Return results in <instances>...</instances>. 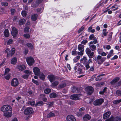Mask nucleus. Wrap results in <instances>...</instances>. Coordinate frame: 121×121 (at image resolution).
Instances as JSON below:
<instances>
[{
  "instance_id": "f257e3e1",
  "label": "nucleus",
  "mask_w": 121,
  "mask_h": 121,
  "mask_svg": "<svg viewBox=\"0 0 121 121\" xmlns=\"http://www.w3.org/2000/svg\"><path fill=\"white\" fill-rule=\"evenodd\" d=\"M1 110L4 112V115L6 117H9L12 116V108L9 105H4L1 108Z\"/></svg>"
},
{
  "instance_id": "f03ea898",
  "label": "nucleus",
  "mask_w": 121,
  "mask_h": 121,
  "mask_svg": "<svg viewBox=\"0 0 121 121\" xmlns=\"http://www.w3.org/2000/svg\"><path fill=\"white\" fill-rule=\"evenodd\" d=\"M106 59V58H102L101 56L98 55L97 57L96 56L95 57L94 60L95 61H96L98 62V64L100 65L102 64L105 61Z\"/></svg>"
},
{
  "instance_id": "7ed1b4c3",
  "label": "nucleus",
  "mask_w": 121,
  "mask_h": 121,
  "mask_svg": "<svg viewBox=\"0 0 121 121\" xmlns=\"http://www.w3.org/2000/svg\"><path fill=\"white\" fill-rule=\"evenodd\" d=\"M26 60L28 65L30 66L32 65L35 63L34 59L31 57L27 58Z\"/></svg>"
},
{
  "instance_id": "20e7f679",
  "label": "nucleus",
  "mask_w": 121,
  "mask_h": 121,
  "mask_svg": "<svg viewBox=\"0 0 121 121\" xmlns=\"http://www.w3.org/2000/svg\"><path fill=\"white\" fill-rule=\"evenodd\" d=\"M104 100L103 99H97L93 103L94 104L95 106L100 105L104 102Z\"/></svg>"
},
{
  "instance_id": "39448f33",
  "label": "nucleus",
  "mask_w": 121,
  "mask_h": 121,
  "mask_svg": "<svg viewBox=\"0 0 121 121\" xmlns=\"http://www.w3.org/2000/svg\"><path fill=\"white\" fill-rule=\"evenodd\" d=\"M33 112V109L30 107H28L25 109L24 111V114L26 115H29Z\"/></svg>"
},
{
  "instance_id": "423d86ee",
  "label": "nucleus",
  "mask_w": 121,
  "mask_h": 121,
  "mask_svg": "<svg viewBox=\"0 0 121 121\" xmlns=\"http://www.w3.org/2000/svg\"><path fill=\"white\" fill-rule=\"evenodd\" d=\"M86 89L87 94L89 95H91L93 92V88L91 86H88L86 88Z\"/></svg>"
},
{
  "instance_id": "0eeeda50",
  "label": "nucleus",
  "mask_w": 121,
  "mask_h": 121,
  "mask_svg": "<svg viewBox=\"0 0 121 121\" xmlns=\"http://www.w3.org/2000/svg\"><path fill=\"white\" fill-rule=\"evenodd\" d=\"M48 78L51 83L53 81L56 80V79H58L57 77L52 75H48Z\"/></svg>"
},
{
  "instance_id": "6e6552de",
  "label": "nucleus",
  "mask_w": 121,
  "mask_h": 121,
  "mask_svg": "<svg viewBox=\"0 0 121 121\" xmlns=\"http://www.w3.org/2000/svg\"><path fill=\"white\" fill-rule=\"evenodd\" d=\"M18 85V79L16 78L13 79L11 82V85L14 86H17Z\"/></svg>"
},
{
  "instance_id": "1a4fd4ad",
  "label": "nucleus",
  "mask_w": 121,
  "mask_h": 121,
  "mask_svg": "<svg viewBox=\"0 0 121 121\" xmlns=\"http://www.w3.org/2000/svg\"><path fill=\"white\" fill-rule=\"evenodd\" d=\"M86 52L87 54L90 57H92L94 55V52H91L90 49L89 48H86Z\"/></svg>"
},
{
  "instance_id": "9d476101",
  "label": "nucleus",
  "mask_w": 121,
  "mask_h": 121,
  "mask_svg": "<svg viewBox=\"0 0 121 121\" xmlns=\"http://www.w3.org/2000/svg\"><path fill=\"white\" fill-rule=\"evenodd\" d=\"M11 33L13 37L15 38L18 32L17 29L15 27H13L12 28Z\"/></svg>"
},
{
  "instance_id": "9b49d317",
  "label": "nucleus",
  "mask_w": 121,
  "mask_h": 121,
  "mask_svg": "<svg viewBox=\"0 0 121 121\" xmlns=\"http://www.w3.org/2000/svg\"><path fill=\"white\" fill-rule=\"evenodd\" d=\"M67 121H76V119L75 117L72 115L68 116L67 117Z\"/></svg>"
},
{
  "instance_id": "f8f14e48",
  "label": "nucleus",
  "mask_w": 121,
  "mask_h": 121,
  "mask_svg": "<svg viewBox=\"0 0 121 121\" xmlns=\"http://www.w3.org/2000/svg\"><path fill=\"white\" fill-rule=\"evenodd\" d=\"M33 70L34 73L36 75H39L40 73V69L37 67H34L33 68Z\"/></svg>"
},
{
  "instance_id": "ddd939ff",
  "label": "nucleus",
  "mask_w": 121,
  "mask_h": 121,
  "mask_svg": "<svg viewBox=\"0 0 121 121\" xmlns=\"http://www.w3.org/2000/svg\"><path fill=\"white\" fill-rule=\"evenodd\" d=\"M111 114L110 111H109L105 113L103 115V117L104 119H106L108 118Z\"/></svg>"
},
{
  "instance_id": "4468645a",
  "label": "nucleus",
  "mask_w": 121,
  "mask_h": 121,
  "mask_svg": "<svg viewBox=\"0 0 121 121\" xmlns=\"http://www.w3.org/2000/svg\"><path fill=\"white\" fill-rule=\"evenodd\" d=\"M59 82L57 81H54L52 82L51 86L53 88L57 86L59 84Z\"/></svg>"
},
{
  "instance_id": "2eb2a0df",
  "label": "nucleus",
  "mask_w": 121,
  "mask_h": 121,
  "mask_svg": "<svg viewBox=\"0 0 121 121\" xmlns=\"http://www.w3.org/2000/svg\"><path fill=\"white\" fill-rule=\"evenodd\" d=\"M91 118V117L88 114L85 115L83 117L84 120L86 121L90 120Z\"/></svg>"
},
{
  "instance_id": "dca6fc26",
  "label": "nucleus",
  "mask_w": 121,
  "mask_h": 121,
  "mask_svg": "<svg viewBox=\"0 0 121 121\" xmlns=\"http://www.w3.org/2000/svg\"><path fill=\"white\" fill-rule=\"evenodd\" d=\"M84 45L81 44H79L78 46V48L80 52H82L84 51Z\"/></svg>"
},
{
  "instance_id": "f3484780",
  "label": "nucleus",
  "mask_w": 121,
  "mask_h": 121,
  "mask_svg": "<svg viewBox=\"0 0 121 121\" xmlns=\"http://www.w3.org/2000/svg\"><path fill=\"white\" fill-rule=\"evenodd\" d=\"M119 78L117 77L115 78L111 82V84H114L119 80Z\"/></svg>"
},
{
  "instance_id": "a211bd4d",
  "label": "nucleus",
  "mask_w": 121,
  "mask_h": 121,
  "mask_svg": "<svg viewBox=\"0 0 121 121\" xmlns=\"http://www.w3.org/2000/svg\"><path fill=\"white\" fill-rule=\"evenodd\" d=\"M17 68L20 70H23L25 69L26 67L24 65H19L18 66Z\"/></svg>"
},
{
  "instance_id": "6ab92c4d",
  "label": "nucleus",
  "mask_w": 121,
  "mask_h": 121,
  "mask_svg": "<svg viewBox=\"0 0 121 121\" xmlns=\"http://www.w3.org/2000/svg\"><path fill=\"white\" fill-rule=\"evenodd\" d=\"M17 61V59L16 57L13 58L11 60V62L12 64L15 65Z\"/></svg>"
},
{
  "instance_id": "aec40b11",
  "label": "nucleus",
  "mask_w": 121,
  "mask_h": 121,
  "mask_svg": "<svg viewBox=\"0 0 121 121\" xmlns=\"http://www.w3.org/2000/svg\"><path fill=\"white\" fill-rule=\"evenodd\" d=\"M37 17L38 15L37 14H34L32 15L31 18L32 21H34L37 19Z\"/></svg>"
},
{
  "instance_id": "412c9836",
  "label": "nucleus",
  "mask_w": 121,
  "mask_h": 121,
  "mask_svg": "<svg viewBox=\"0 0 121 121\" xmlns=\"http://www.w3.org/2000/svg\"><path fill=\"white\" fill-rule=\"evenodd\" d=\"M5 52L6 53H7V57H9L11 54V50L9 49V48H7L5 50Z\"/></svg>"
},
{
  "instance_id": "4be33fe9",
  "label": "nucleus",
  "mask_w": 121,
  "mask_h": 121,
  "mask_svg": "<svg viewBox=\"0 0 121 121\" xmlns=\"http://www.w3.org/2000/svg\"><path fill=\"white\" fill-rule=\"evenodd\" d=\"M26 20L24 19H22L19 20V25H22L24 24L26 22Z\"/></svg>"
},
{
  "instance_id": "5701e85b",
  "label": "nucleus",
  "mask_w": 121,
  "mask_h": 121,
  "mask_svg": "<svg viewBox=\"0 0 121 121\" xmlns=\"http://www.w3.org/2000/svg\"><path fill=\"white\" fill-rule=\"evenodd\" d=\"M26 45L28 47L31 49H33L34 48V46L30 43H28L26 44Z\"/></svg>"
},
{
  "instance_id": "b1692460",
  "label": "nucleus",
  "mask_w": 121,
  "mask_h": 121,
  "mask_svg": "<svg viewBox=\"0 0 121 121\" xmlns=\"http://www.w3.org/2000/svg\"><path fill=\"white\" fill-rule=\"evenodd\" d=\"M57 95L55 93H52L50 95V97L51 98H54L57 97Z\"/></svg>"
},
{
  "instance_id": "393cba45",
  "label": "nucleus",
  "mask_w": 121,
  "mask_h": 121,
  "mask_svg": "<svg viewBox=\"0 0 121 121\" xmlns=\"http://www.w3.org/2000/svg\"><path fill=\"white\" fill-rule=\"evenodd\" d=\"M4 36L6 37H9V33L8 29H6L4 32Z\"/></svg>"
},
{
  "instance_id": "a878e982",
  "label": "nucleus",
  "mask_w": 121,
  "mask_h": 121,
  "mask_svg": "<svg viewBox=\"0 0 121 121\" xmlns=\"http://www.w3.org/2000/svg\"><path fill=\"white\" fill-rule=\"evenodd\" d=\"M89 48L92 51H94L96 49V46L95 45L93 44L90 46Z\"/></svg>"
},
{
  "instance_id": "bb28decb",
  "label": "nucleus",
  "mask_w": 121,
  "mask_h": 121,
  "mask_svg": "<svg viewBox=\"0 0 121 121\" xmlns=\"http://www.w3.org/2000/svg\"><path fill=\"white\" fill-rule=\"evenodd\" d=\"M66 85V84L65 83H62L59 85L58 87V89L62 88L65 87Z\"/></svg>"
},
{
  "instance_id": "cd10ccee",
  "label": "nucleus",
  "mask_w": 121,
  "mask_h": 121,
  "mask_svg": "<svg viewBox=\"0 0 121 121\" xmlns=\"http://www.w3.org/2000/svg\"><path fill=\"white\" fill-rule=\"evenodd\" d=\"M39 78L42 80H43L45 78V76L44 74L42 73H41L39 75Z\"/></svg>"
},
{
  "instance_id": "c85d7f7f",
  "label": "nucleus",
  "mask_w": 121,
  "mask_h": 121,
  "mask_svg": "<svg viewBox=\"0 0 121 121\" xmlns=\"http://www.w3.org/2000/svg\"><path fill=\"white\" fill-rule=\"evenodd\" d=\"M55 116V115L54 113L51 112L47 115V118H50Z\"/></svg>"
},
{
  "instance_id": "c756f323",
  "label": "nucleus",
  "mask_w": 121,
  "mask_h": 121,
  "mask_svg": "<svg viewBox=\"0 0 121 121\" xmlns=\"http://www.w3.org/2000/svg\"><path fill=\"white\" fill-rule=\"evenodd\" d=\"M43 103L42 101H39L37 102L36 104V106H42L43 105Z\"/></svg>"
},
{
  "instance_id": "7c9ffc66",
  "label": "nucleus",
  "mask_w": 121,
  "mask_h": 121,
  "mask_svg": "<svg viewBox=\"0 0 121 121\" xmlns=\"http://www.w3.org/2000/svg\"><path fill=\"white\" fill-rule=\"evenodd\" d=\"M51 89L49 88H47L44 90V92L45 94H48L50 93L51 92Z\"/></svg>"
},
{
  "instance_id": "2f4dec72",
  "label": "nucleus",
  "mask_w": 121,
  "mask_h": 121,
  "mask_svg": "<svg viewBox=\"0 0 121 121\" xmlns=\"http://www.w3.org/2000/svg\"><path fill=\"white\" fill-rule=\"evenodd\" d=\"M105 75V74H100L97 77L98 78L96 79L95 80L96 81H100L102 79V78L99 77Z\"/></svg>"
},
{
  "instance_id": "473e14b6",
  "label": "nucleus",
  "mask_w": 121,
  "mask_h": 121,
  "mask_svg": "<svg viewBox=\"0 0 121 121\" xmlns=\"http://www.w3.org/2000/svg\"><path fill=\"white\" fill-rule=\"evenodd\" d=\"M121 102V99H120L116 100H114L113 102V103L115 104H117Z\"/></svg>"
},
{
  "instance_id": "72a5a7b5",
  "label": "nucleus",
  "mask_w": 121,
  "mask_h": 121,
  "mask_svg": "<svg viewBox=\"0 0 121 121\" xmlns=\"http://www.w3.org/2000/svg\"><path fill=\"white\" fill-rule=\"evenodd\" d=\"M27 12L25 11H22L21 13V14L22 16L24 17H25L27 15Z\"/></svg>"
},
{
  "instance_id": "f704fd0d",
  "label": "nucleus",
  "mask_w": 121,
  "mask_h": 121,
  "mask_svg": "<svg viewBox=\"0 0 121 121\" xmlns=\"http://www.w3.org/2000/svg\"><path fill=\"white\" fill-rule=\"evenodd\" d=\"M105 121H114V118L112 116L110 118L106 119Z\"/></svg>"
},
{
  "instance_id": "c9c22d12",
  "label": "nucleus",
  "mask_w": 121,
  "mask_h": 121,
  "mask_svg": "<svg viewBox=\"0 0 121 121\" xmlns=\"http://www.w3.org/2000/svg\"><path fill=\"white\" fill-rule=\"evenodd\" d=\"M112 34V32H111L110 33L109 35V37L107 39L108 41H110L111 39Z\"/></svg>"
},
{
  "instance_id": "e433bc0d",
  "label": "nucleus",
  "mask_w": 121,
  "mask_h": 121,
  "mask_svg": "<svg viewBox=\"0 0 121 121\" xmlns=\"http://www.w3.org/2000/svg\"><path fill=\"white\" fill-rule=\"evenodd\" d=\"M23 36L26 39H29L30 38V35L28 34H26L23 35Z\"/></svg>"
},
{
  "instance_id": "4c0bfd02",
  "label": "nucleus",
  "mask_w": 121,
  "mask_h": 121,
  "mask_svg": "<svg viewBox=\"0 0 121 121\" xmlns=\"http://www.w3.org/2000/svg\"><path fill=\"white\" fill-rule=\"evenodd\" d=\"M114 121H121V119L119 117H116L114 118Z\"/></svg>"
},
{
  "instance_id": "58836bf2",
  "label": "nucleus",
  "mask_w": 121,
  "mask_h": 121,
  "mask_svg": "<svg viewBox=\"0 0 121 121\" xmlns=\"http://www.w3.org/2000/svg\"><path fill=\"white\" fill-rule=\"evenodd\" d=\"M116 94L118 96H120L121 95V91L119 90H117L116 91Z\"/></svg>"
},
{
  "instance_id": "ea45409f",
  "label": "nucleus",
  "mask_w": 121,
  "mask_h": 121,
  "mask_svg": "<svg viewBox=\"0 0 121 121\" xmlns=\"http://www.w3.org/2000/svg\"><path fill=\"white\" fill-rule=\"evenodd\" d=\"M70 98L72 100L76 99V94L72 95L70 96Z\"/></svg>"
},
{
  "instance_id": "a19ab883",
  "label": "nucleus",
  "mask_w": 121,
  "mask_h": 121,
  "mask_svg": "<svg viewBox=\"0 0 121 121\" xmlns=\"http://www.w3.org/2000/svg\"><path fill=\"white\" fill-rule=\"evenodd\" d=\"M28 104H30L32 106L34 105L35 104V101H29Z\"/></svg>"
},
{
  "instance_id": "79ce46f5",
  "label": "nucleus",
  "mask_w": 121,
  "mask_h": 121,
  "mask_svg": "<svg viewBox=\"0 0 121 121\" xmlns=\"http://www.w3.org/2000/svg\"><path fill=\"white\" fill-rule=\"evenodd\" d=\"M85 28V27L84 26H82L81 28H80L79 30L78 31V33H80L82 31H83V30Z\"/></svg>"
},
{
  "instance_id": "37998d69",
  "label": "nucleus",
  "mask_w": 121,
  "mask_h": 121,
  "mask_svg": "<svg viewBox=\"0 0 121 121\" xmlns=\"http://www.w3.org/2000/svg\"><path fill=\"white\" fill-rule=\"evenodd\" d=\"M85 110V108L84 107H82L80 109L79 111L81 113L82 112L84 114L83 111Z\"/></svg>"
},
{
  "instance_id": "c03bdc74",
  "label": "nucleus",
  "mask_w": 121,
  "mask_h": 121,
  "mask_svg": "<svg viewBox=\"0 0 121 121\" xmlns=\"http://www.w3.org/2000/svg\"><path fill=\"white\" fill-rule=\"evenodd\" d=\"M24 73L27 74V75H29L31 73V72L30 71L28 70H26L24 71Z\"/></svg>"
},
{
  "instance_id": "a18cd8bd",
  "label": "nucleus",
  "mask_w": 121,
  "mask_h": 121,
  "mask_svg": "<svg viewBox=\"0 0 121 121\" xmlns=\"http://www.w3.org/2000/svg\"><path fill=\"white\" fill-rule=\"evenodd\" d=\"M13 42V40L12 39H10L7 42V44L8 45H9L11 44Z\"/></svg>"
},
{
  "instance_id": "49530a36",
  "label": "nucleus",
  "mask_w": 121,
  "mask_h": 121,
  "mask_svg": "<svg viewBox=\"0 0 121 121\" xmlns=\"http://www.w3.org/2000/svg\"><path fill=\"white\" fill-rule=\"evenodd\" d=\"M1 5L3 6H6L8 5V3L7 2H2L1 3Z\"/></svg>"
},
{
  "instance_id": "de8ad7c7",
  "label": "nucleus",
  "mask_w": 121,
  "mask_h": 121,
  "mask_svg": "<svg viewBox=\"0 0 121 121\" xmlns=\"http://www.w3.org/2000/svg\"><path fill=\"white\" fill-rule=\"evenodd\" d=\"M15 48H12V53L11 55V56H12L15 53Z\"/></svg>"
},
{
  "instance_id": "09e8293b",
  "label": "nucleus",
  "mask_w": 121,
  "mask_h": 121,
  "mask_svg": "<svg viewBox=\"0 0 121 121\" xmlns=\"http://www.w3.org/2000/svg\"><path fill=\"white\" fill-rule=\"evenodd\" d=\"M10 78V76L9 74H7L6 76H5L4 78H5L7 80H9ZM3 79L4 78L3 77Z\"/></svg>"
},
{
  "instance_id": "8fccbe9b",
  "label": "nucleus",
  "mask_w": 121,
  "mask_h": 121,
  "mask_svg": "<svg viewBox=\"0 0 121 121\" xmlns=\"http://www.w3.org/2000/svg\"><path fill=\"white\" fill-rule=\"evenodd\" d=\"M106 29H104L103 30V33L104 36H106L107 35L108 32L106 31Z\"/></svg>"
},
{
  "instance_id": "3c124183",
  "label": "nucleus",
  "mask_w": 121,
  "mask_h": 121,
  "mask_svg": "<svg viewBox=\"0 0 121 121\" xmlns=\"http://www.w3.org/2000/svg\"><path fill=\"white\" fill-rule=\"evenodd\" d=\"M94 35L93 34H92L90 35L89 37V39H90L92 40L94 38Z\"/></svg>"
},
{
  "instance_id": "603ef678",
  "label": "nucleus",
  "mask_w": 121,
  "mask_h": 121,
  "mask_svg": "<svg viewBox=\"0 0 121 121\" xmlns=\"http://www.w3.org/2000/svg\"><path fill=\"white\" fill-rule=\"evenodd\" d=\"M10 11L12 14L13 15L15 12L16 10L15 9H11Z\"/></svg>"
},
{
  "instance_id": "864d4df0",
  "label": "nucleus",
  "mask_w": 121,
  "mask_h": 121,
  "mask_svg": "<svg viewBox=\"0 0 121 121\" xmlns=\"http://www.w3.org/2000/svg\"><path fill=\"white\" fill-rule=\"evenodd\" d=\"M71 91L73 93H75L76 91V87L75 86H73L71 88Z\"/></svg>"
},
{
  "instance_id": "5fc2aeb1",
  "label": "nucleus",
  "mask_w": 121,
  "mask_h": 121,
  "mask_svg": "<svg viewBox=\"0 0 121 121\" xmlns=\"http://www.w3.org/2000/svg\"><path fill=\"white\" fill-rule=\"evenodd\" d=\"M81 95L78 94H76V100H78L80 99V97Z\"/></svg>"
},
{
  "instance_id": "6e6d98bb",
  "label": "nucleus",
  "mask_w": 121,
  "mask_h": 121,
  "mask_svg": "<svg viewBox=\"0 0 121 121\" xmlns=\"http://www.w3.org/2000/svg\"><path fill=\"white\" fill-rule=\"evenodd\" d=\"M29 28L28 27H26L25 28L24 31L26 32H27L29 31Z\"/></svg>"
},
{
  "instance_id": "4d7b16f0",
  "label": "nucleus",
  "mask_w": 121,
  "mask_h": 121,
  "mask_svg": "<svg viewBox=\"0 0 121 121\" xmlns=\"http://www.w3.org/2000/svg\"><path fill=\"white\" fill-rule=\"evenodd\" d=\"M10 71V69L9 68H7L5 69V73L4 75H5L6 74L8 73Z\"/></svg>"
},
{
  "instance_id": "13d9d810",
  "label": "nucleus",
  "mask_w": 121,
  "mask_h": 121,
  "mask_svg": "<svg viewBox=\"0 0 121 121\" xmlns=\"http://www.w3.org/2000/svg\"><path fill=\"white\" fill-rule=\"evenodd\" d=\"M32 81L36 85H38L39 84L38 82L36 81L34 79H32Z\"/></svg>"
},
{
  "instance_id": "bf43d9fd",
  "label": "nucleus",
  "mask_w": 121,
  "mask_h": 121,
  "mask_svg": "<svg viewBox=\"0 0 121 121\" xmlns=\"http://www.w3.org/2000/svg\"><path fill=\"white\" fill-rule=\"evenodd\" d=\"M5 26V25L3 23L0 24V28L1 29L3 28H4Z\"/></svg>"
},
{
  "instance_id": "052dcab7",
  "label": "nucleus",
  "mask_w": 121,
  "mask_h": 121,
  "mask_svg": "<svg viewBox=\"0 0 121 121\" xmlns=\"http://www.w3.org/2000/svg\"><path fill=\"white\" fill-rule=\"evenodd\" d=\"M29 76L28 75L25 74L24 75L22 76V78L24 79H27Z\"/></svg>"
},
{
  "instance_id": "680f3d73",
  "label": "nucleus",
  "mask_w": 121,
  "mask_h": 121,
  "mask_svg": "<svg viewBox=\"0 0 121 121\" xmlns=\"http://www.w3.org/2000/svg\"><path fill=\"white\" fill-rule=\"evenodd\" d=\"M83 114H83L82 113V112L81 113L79 111L77 112V116L78 117L81 116Z\"/></svg>"
},
{
  "instance_id": "e2e57ef3",
  "label": "nucleus",
  "mask_w": 121,
  "mask_h": 121,
  "mask_svg": "<svg viewBox=\"0 0 121 121\" xmlns=\"http://www.w3.org/2000/svg\"><path fill=\"white\" fill-rule=\"evenodd\" d=\"M87 42V41L86 40H83L81 42V43L83 44H85Z\"/></svg>"
},
{
  "instance_id": "0e129e2a",
  "label": "nucleus",
  "mask_w": 121,
  "mask_h": 121,
  "mask_svg": "<svg viewBox=\"0 0 121 121\" xmlns=\"http://www.w3.org/2000/svg\"><path fill=\"white\" fill-rule=\"evenodd\" d=\"M84 51H82V52H77L78 54L80 56H82L83 54V52Z\"/></svg>"
},
{
  "instance_id": "69168bd1",
  "label": "nucleus",
  "mask_w": 121,
  "mask_h": 121,
  "mask_svg": "<svg viewBox=\"0 0 121 121\" xmlns=\"http://www.w3.org/2000/svg\"><path fill=\"white\" fill-rule=\"evenodd\" d=\"M72 54L73 55L75 56L76 55V50L74 49L72 52Z\"/></svg>"
},
{
  "instance_id": "338daca9",
  "label": "nucleus",
  "mask_w": 121,
  "mask_h": 121,
  "mask_svg": "<svg viewBox=\"0 0 121 121\" xmlns=\"http://www.w3.org/2000/svg\"><path fill=\"white\" fill-rule=\"evenodd\" d=\"M43 0H37L36 3L38 4L42 2Z\"/></svg>"
},
{
  "instance_id": "774afa93",
  "label": "nucleus",
  "mask_w": 121,
  "mask_h": 121,
  "mask_svg": "<svg viewBox=\"0 0 121 121\" xmlns=\"http://www.w3.org/2000/svg\"><path fill=\"white\" fill-rule=\"evenodd\" d=\"M48 104L49 105V106H51L53 105V103L52 102H49L48 103Z\"/></svg>"
}]
</instances>
